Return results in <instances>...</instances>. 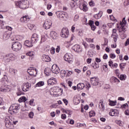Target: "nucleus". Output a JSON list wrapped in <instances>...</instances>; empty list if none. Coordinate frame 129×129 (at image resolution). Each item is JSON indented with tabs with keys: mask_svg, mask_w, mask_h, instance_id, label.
<instances>
[{
	"mask_svg": "<svg viewBox=\"0 0 129 129\" xmlns=\"http://www.w3.org/2000/svg\"><path fill=\"white\" fill-rule=\"evenodd\" d=\"M7 82H8L7 80H4V79L0 82V85L1 86L0 92L1 91L2 92L11 91V87L9 85H7Z\"/></svg>",
	"mask_w": 129,
	"mask_h": 129,
	"instance_id": "obj_1",
	"label": "nucleus"
},
{
	"mask_svg": "<svg viewBox=\"0 0 129 129\" xmlns=\"http://www.w3.org/2000/svg\"><path fill=\"white\" fill-rule=\"evenodd\" d=\"M28 3V1H16L15 2V5L16 7L20 8V9L26 10V9L29 8V4Z\"/></svg>",
	"mask_w": 129,
	"mask_h": 129,
	"instance_id": "obj_2",
	"label": "nucleus"
},
{
	"mask_svg": "<svg viewBox=\"0 0 129 129\" xmlns=\"http://www.w3.org/2000/svg\"><path fill=\"white\" fill-rule=\"evenodd\" d=\"M20 109V104H13L9 108V113H17L18 110Z\"/></svg>",
	"mask_w": 129,
	"mask_h": 129,
	"instance_id": "obj_3",
	"label": "nucleus"
},
{
	"mask_svg": "<svg viewBox=\"0 0 129 129\" xmlns=\"http://www.w3.org/2000/svg\"><path fill=\"white\" fill-rule=\"evenodd\" d=\"M56 15L57 18H59V19H60V20L66 21V19H68V14L65 12L57 11L56 12Z\"/></svg>",
	"mask_w": 129,
	"mask_h": 129,
	"instance_id": "obj_4",
	"label": "nucleus"
},
{
	"mask_svg": "<svg viewBox=\"0 0 129 129\" xmlns=\"http://www.w3.org/2000/svg\"><path fill=\"white\" fill-rule=\"evenodd\" d=\"M56 15L57 18H59V19H60V20L66 21V19H68V14L65 12L57 11L56 12Z\"/></svg>",
	"mask_w": 129,
	"mask_h": 129,
	"instance_id": "obj_5",
	"label": "nucleus"
},
{
	"mask_svg": "<svg viewBox=\"0 0 129 129\" xmlns=\"http://www.w3.org/2000/svg\"><path fill=\"white\" fill-rule=\"evenodd\" d=\"M16 59V55L14 53H9L7 54L4 60L6 63L11 62V61H14Z\"/></svg>",
	"mask_w": 129,
	"mask_h": 129,
	"instance_id": "obj_6",
	"label": "nucleus"
},
{
	"mask_svg": "<svg viewBox=\"0 0 129 129\" xmlns=\"http://www.w3.org/2000/svg\"><path fill=\"white\" fill-rule=\"evenodd\" d=\"M12 48L13 51H20L22 49V44L19 42H15L12 43Z\"/></svg>",
	"mask_w": 129,
	"mask_h": 129,
	"instance_id": "obj_7",
	"label": "nucleus"
},
{
	"mask_svg": "<svg viewBox=\"0 0 129 129\" xmlns=\"http://www.w3.org/2000/svg\"><path fill=\"white\" fill-rule=\"evenodd\" d=\"M60 36L62 38H68V36H69V30H68V28H62L60 32Z\"/></svg>",
	"mask_w": 129,
	"mask_h": 129,
	"instance_id": "obj_8",
	"label": "nucleus"
},
{
	"mask_svg": "<svg viewBox=\"0 0 129 129\" xmlns=\"http://www.w3.org/2000/svg\"><path fill=\"white\" fill-rule=\"evenodd\" d=\"M121 31L123 32V33H125L126 31V27H125L126 25V20H125V17H124L122 20V22L120 23Z\"/></svg>",
	"mask_w": 129,
	"mask_h": 129,
	"instance_id": "obj_9",
	"label": "nucleus"
},
{
	"mask_svg": "<svg viewBox=\"0 0 129 129\" xmlns=\"http://www.w3.org/2000/svg\"><path fill=\"white\" fill-rule=\"evenodd\" d=\"M52 21L50 20L46 21L44 22L43 27L45 30H49L51 27H52Z\"/></svg>",
	"mask_w": 129,
	"mask_h": 129,
	"instance_id": "obj_10",
	"label": "nucleus"
},
{
	"mask_svg": "<svg viewBox=\"0 0 129 129\" xmlns=\"http://www.w3.org/2000/svg\"><path fill=\"white\" fill-rule=\"evenodd\" d=\"M63 59L65 61L69 62V63H71L73 62V58H72V56L71 54H69L68 53H66L64 56Z\"/></svg>",
	"mask_w": 129,
	"mask_h": 129,
	"instance_id": "obj_11",
	"label": "nucleus"
},
{
	"mask_svg": "<svg viewBox=\"0 0 129 129\" xmlns=\"http://www.w3.org/2000/svg\"><path fill=\"white\" fill-rule=\"evenodd\" d=\"M51 71L52 73H54V74H58V73L60 72V69L57 66V64H54L52 66Z\"/></svg>",
	"mask_w": 129,
	"mask_h": 129,
	"instance_id": "obj_12",
	"label": "nucleus"
},
{
	"mask_svg": "<svg viewBox=\"0 0 129 129\" xmlns=\"http://www.w3.org/2000/svg\"><path fill=\"white\" fill-rule=\"evenodd\" d=\"M72 49L76 52L77 53H81L82 52V48L80 47V45L78 44H76L74 46L72 47Z\"/></svg>",
	"mask_w": 129,
	"mask_h": 129,
	"instance_id": "obj_13",
	"label": "nucleus"
},
{
	"mask_svg": "<svg viewBox=\"0 0 129 129\" xmlns=\"http://www.w3.org/2000/svg\"><path fill=\"white\" fill-rule=\"evenodd\" d=\"M31 41L33 43H37L39 41V36L37 34L34 33L32 35L31 39Z\"/></svg>",
	"mask_w": 129,
	"mask_h": 129,
	"instance_id": "obj_14",
	"label": "nucleus"
},
{
	"mask_svg": "<svg viewBox=\"0 0 129 129\" xmlns=\"http://www.w3.org/2000/svg\"><path fill=\"white\" fill-rule=\"evenodd\" d=\"M30 84L29 83H24L22 86V89L24 92H27L30 89Z\"/></svg>",
	"mask_w": 129,
	"mask_h": 129,
	"instance_id": "obj_15",
	"label": "nucleus"
},
{
	"mask_svg": "<svg viewBox=\"0 0 129 129\" xmlns=\"http://www.w3.org/2000/svg\"><path fill=\"white\" fill-rule=\"evenodd\" d=\"M91 83L92 85H93V86H96V85H98V79L95 77L91 78Z\"/></svg>",
	"mask_w": 129,
	"mask_h": 129,
	"instance_id": "obj_16",
	"label": "nucleus"
},
{
	"mask_svg": "<svg viewBox=\"0 0 129 129\" xmlns=\"http://www.w3.org/2000/svg\"><path fill=\"white\" fill-rule=\"evenodd\" d=\"M47 83L48 85H54V84H57V79L54 78H51L48 80Z\"/></svg>",
	"mask_w": 129,
	"mask_h": 129,
	"instance_id": "obj_17",
	"label": "nucleus"
},
{
	"mask_svg": "<svg viewBox=\"0 0 129 129\" xmlns=\"http://www.w3.org/2000/svg\"><path fill=\"white\" fill-rule=\"evenodd\" d=\"M5 126H6V127H8V128H11L12 125H13V124H12V122H11V121H10V119L8 118H5Z\"/></svg>",
	"mask_w": 129,
	"mask_h": 129,
	"instance_id": "obj_18",
	"label": "nucleus"
},
{
	"mask_svg": "<svg viewBox=\"0 0 129 129\" xmlns=\"http://www.w3.org/2000/svg\"><path fill=\"white\" fill-rule=\"evenodd\" d=\"M50 36L51 39H53V40H56L58 37V34H57L56 32L52 31L50 33Z\"/></svg>",
	"mask_w": 129,
	"mask_h": 129,
	"instance_id": "obj_19",
	"label": "nucleus"
},
{
	"mask_svg": "<svg viewBox=\"0 0 129 129\" xmlns=\"http://www.w3.org/2000/svg\"><path fill=\"white\" fill-rule=\"evenodd\" d=\"M20 21L22 23H26L30 21V18L28 16H23L21 18Z\"/></svg>",
	"mask_w": 129,
	"mask_h": 129,
	"instance_id": "obj_20",
	"label": "nucleus"
},
{
	"mask_svg": "<svg viewBox=\"0 0 129 129\" xmlns=\"http://www.w3.org/2000/svg\"><path fill=\"white\" fill-rule=\"evenodd\" d=\"M42 59L44 62H50L51 61V58H50V56L46 54L43 55Z\"/></svg>",
	"mask_w": 129,
	"mask_h": 129,
	"instance_id": "obj_21",
	"label": "nucleus"
},
{
	"mask_svg": "<svg viewBox=\"0 0 129 129\" xmlns=\"http://www.w3.org/2000/svg\"><path fill=\"white\" fill-rule=\"evenodd\" d=\"M85 87V85L84 83H79L77 85V89L78 91H80V90H82Z\"/></svg>",
	"mask_w": 129,
	"mask_h": 129,
	"instance_id": "obj_22",
	"label": "nucleus"
},
{
	"mask_svg": "<svg viewBox=\"0 0 129 129\" xmlns=\"http://www.w3.org/2000/svg\"><path fill=\"white\" fill-rule=\"evenodd\" d=\"M24 45L31 48V47H33V42L30 40H26L24 42Z\"/></svg>",
	"mask_w": 129,
	"mask_h": 129,
	"instance_id": "obj_23",
	"label": "nucleus"
},
{
	"mask_svg": "<svg viewBox=\"0 0 129 129\" xmlns=\"http://www.w3.org/2000/svg\"><path fill=\"white\" fill-rule=\"evenodd\" d=\"M52 70L49 68H47L44 70V74H45L47 76H50L51 75V72Z\"/></svg>",
	"mask_w": 129,
	"mask_h": 129,
	"instance_id": "obj_24",
	"label": "nucleus"
},
{
	"mask_svg": "<svg viewBox=\"0 0 129 129\" xmlns=\"http://www.w3.org/2000/svg\"><path fill=\"white\" fill-rule=\"evenodd\" d=\"M102 17V12L100 11L98 14H95L94 15V18L96 19V20H98L99 19H100Z\"/></svg>",
	"mask_w": 129,
	"mask_h": 129,
	"instance_id": "obj_25",
	"label": "nucleus"
},
{
	"mask_svg": "<svg viewBox=\"0 0 129 129\" xmlns=\"http://www.w3.org/2000/svg\"><path fill=\"white\" fill-rule=\"evenodd\" d=\"M109 114L111 116H116V115H117V112H115V110L111 109L109 112Z\"/></svg>",
	"mask_w": 129,
	"mask_h": 129,
	"instance_id": "obj_26",
	"label": "nucleus"
},
{
	"mask_svg": "<svg viewBox=\"0 0 129 129\" xmlns=\"http://www.w3.org/2000/svg\"><path fill=\"white\" fill-rule=\"evenodd\" d=\"M99 108L102 109V110L105 109V107L104 106V103H103V101H101V102L99 103Z\"/></svg>",
	"mask_w": 129,
	"mask_h": 129,
	"instance_id": "obj_27",
	"label": "nucleus"
},
{
	"mask_svg": "<svg viewBox=\"0 0 129 129\" xmlns=\"http://www.w3.org/2000/svg\"><path fill=\"white\" fill-rule=\"evenodd\" d=\"M111 82H113L115 83L116 82H120L119 80L118 79L115 78V77H112L110 79Z\"/></svg>",
	"mask_w": 129,
	"mask_h": 129,
	"instance_id": "obj_28",
	"label": "nucleus"
},
{
	"mask_svg": "<svg viewBox=\"0 0 129 129\" xmlns=\"http://www.w3.org/2000/svg\"><path fill=\"white\" fill-rule=\"evenodd\" d=\"M74 103L76 104V105H77V104H79L80 103V101L78 99L77 97H75L73 99Z\"/></svg>",
	"mask_w": 129,
	"mask_h": 129,
	"instance_id": "obj_29",
	"label": "nucleus"
},
{
	"mask_svg": "<svg viewBox=\"0 0 129 129\" xmlns=\"http://www.w3.org/2000/svg\"><path fill=\"white\" fill-rule=\"evenodd\" d=\"M18 101L19 102H26L27 98L25 96H22L19 99Z\"/></svg>",
	"mask_w": 129,
	"mask_h": 129,
	"instance_id": "obj_30",
	"label": "nucleus"
},
{
	"mask_svg": "<svg viewBox=\"0 0 129 129\" xmlns=\"http://www.w3.org/2000/svg\"><path fill=\"white\" fill-rule=\"evenodd\" d=\"M108 101L109 102V105H111V106H114V105H116V101H112L110 99H109Z\"/></svg>",
	"mask_w": 129,
	"mask_h": 129,
	"instance_id": "obj_31",
	"label": "nucleus"
},
{
	"mask_svg": "<svg viewBox=\"0 0 129 129\" xmlns=\"http://www.w3.org/2000/svg\"><path fill=\"white\" fill-rule=\"evenodd\" d=\"M111 37L113 38L114 42H116L117 41V38H118V35L117 34H112Z\"/></svg>",
	"mask_w": 129,
	"mask_h": 129,
	"instance_id": "obj_32",
	"label": "nucleus"
},
{
	"mask_svg": "<svg viewBox=\"0 0 129 129\" xmlns=\"http://www.w3.org/2000/svg\"><path fill=\"white\" fill-rule=\"evenodd\" d=\"M125 65H126V63H121L119 64L120 68L122 71H123V69L125 67Z\"/></svg>",
	"mask_w": 129,
	"mask_h": 129,
	"instance_id": "obj_33",
	"label": "nucleus"
},
{
	"mask_svg": "<svg viewBox=\"0 0 129 129\" xmlns=\"http://www.w3.org/2000/svg\"><path fill=\"white\" fill-rule=\"evenodd\" d=\"M66 73H67V72L65 71V70H61L60 71V75L61 76V77H65V76L66 75Z\"/></svg>",
	"mask_w": 129,
	"mask_h": 129,
	"instance_id": "obj_34",
	"label": "nucleus"
},
{
	"mask_svg": "<svg viewBox=\"0 0 129 129\" xmlns=\"http://www.w3.org/2000/svg\"><path fill=\"white\" fill-rule=\"evenodd\" d=\"M120 80H124L126 78V76L124 75H120V76L118 77Z\"/></svg>",
	"mask_w": 129,
	"mask_h": 129,
	"instance_id": "obj_35",
	"label": "nucleus"
},
{
	"mask_svg": "<svg viewBox=\"0 0 129 129\" xmlns=\"http://www.w3.org/2000/svg\"><path fill=\"white\" fill-rule=\"evenodd\" d=\"M10 72L12 73V74H16L17 72H18V71L17 70L14 69H10L9 70Z\"/></svg>",
	"mask_w": 129,
	"mask_h": 129,
	"instance_id": "obj_36",
	"label": "nucleus"
},
{
	"mask_svg": "<svg viewBox=\"0 0 129 129\" xmlns=\"http://www.w3.org/2000/svg\"><path fill=\"white\" fill-rule=\"evenodd\" d=\"M44 82L40 81L38 83H37L36 85V86L38 87H40L41 86H43L44 85Z\"/></svg>",
	"mask_w": 129,
	"mask_h": 129,
	"instance_id": "obj_37",
	"label": "nucleus"
},
{
	"mask_svg": "<svg viewBox=\"0 0 129 129\" xmlns=\"http://www.w3.org/2000/svg\"><path fill=\"white\" fill-rule=\"evenodd\" d=\"M92 116H95V112L94 111L89 112V117H92Z\"/></svg>",
	"mask_w": 129,
	"mask_h": 129,
	"instance_id": "obj_38",
	"label": "nucleus"
},
{
	"mask_svg": "<svg viewBox=\"0 0 129 129\" xmlns=\"http://www.w3.org/2000/svg\"><path fill=\"white\" fill-rule=\"evenodd\" d=\"M88 8H87L86 5L83 4V11H84V12H86L87 11H88Z\"/></svg>",
	"mask_w": 129,
	"mask_h": 129,
	"instance_id": "obj_39",
	"label": "nucleus"
},
{
	"mask_svg": "<svg viewBox=\"0 0 129 129\" xmlns=\"http://www.w3.org/2000/svg\"><path fill=\"white\" fill-rule=\"evenodd\" d=\"M27 72L29 73L30 76H33L34 75V71L31 70H28Z\"/></svg>",
	"mask_w": 129,
	"mask_h": 129,
	"instance_id": "obj_40",
	"label": "nucleus"
},
{
	"mask_svg": "<svg viewBox=\"0 0 129 129\" xmlns=\"http://www.w3.org/2000/svg\"><path fill=\"white\" fill-rule=\"evenodd\" d=\"M46 40H47V38H46V37H45V36H41V41L40 42V44H42V43H43V42H45V41H46Z\"/></svg>",
	"mask_w": 129,
	"mask_h": 129,
	"instance_id": "obj_41",
	"label": "nucleus"
},
{
	"mask_svg": "<svg viewBox=\"0 0 129 129\" xmlns=\"http://www.w3.org/2000/svg\"><path fill=\"white\" fill-rule=\"evenodd\" d=\"M85 40L88 43H93V39L86 38Z\"/></svg>",
	"mask_w": 129,
	"mask_h": 129,
	"instance_id": "obj_42",
	"label": "nucleus"
},
{
	"mask_svg": "<svg viewBox=\"0 0 129 129\" xmlns=\"http://www.w3.org/2000/svg\"><path fill=\"white\" fill-rule=\"evenodd\" d=\"M67 76H71V75H72V74H73V72L72 71H67Z\"/></svg>",
	"mask_w": 129,
	"mask_h": 129,
	"instance_id": "obj_43",
	"label": "nucleus"
},
{
	"mask_svg": "<svg viewBox=\"0 0 129 129\" xmlns=\"http://www.w3.org/2000/svg\"><path fill=\"white\" fill-rule=\"evenodd\" d=\"M29 117L30 118H33V117H34V112H30L29 113Z\"/></svg>",
	"mask_w": 129,
	"mask_h": 129,
	"instance_id": "obj_44",
	"label": "nucleus"
},
{
	"mask_svg": "<svg viewBox=\"0 0 129 129\" xmlns=\"http://www.w3.org/2000/svg\"><path fill=\"white\" fill-rule=\"evenodd\" d=\"M94 69H96L97 68H99V64L96 63V62H95V64L94 66H93Z\"/></svg>",
	"mask_w": 129,
	"mask_h": 129,
	"instance_id": "obj_45",
	"label": "nucleus"
},
{
	"mask_svg": "<svg viewBox=\"0 0 129 129\" xmlns=\"http://www.w3.org/2000/svg\"><path fill=\"white\" fill-rule=\"evenodd\" d=\"M17 94L19 96L20 95H22V94H24V93L22 92L21 90H20V89H18V91L17 93Z\"/></svg>",
	"mask_w": 129,
	"mask_h": 129,
	"instance_id": "obj_46",
	"label": "nucleus"
},
{
	"mask_svg": "<svg viewBox=\"0 0 129 129\" xmlns=\"http://www.w3.org/2000/svg\"><path fill=\"white\" fill-rule=\"evenodd\" d=\"M28 27L30 29V30H33V28H34V27H35V25H34L33 24H28Z\"/></svg>",
	"mask_w": 129,
	"mask_h": 129,
	"instance_id": "obj_47",
	"label": "nucleus"
},
{
	"mask_svg": "<svg viewBox=\"0 0 129 129\" xmlns=\"http://www.w3.org/2000/svg\"><path fill=\"white\" fill-rule=\"evenodd\" d=\"M50 53H51V54H52V55L53 54H55V48H54V47H51V50H50Z\"/></svg>",
	"mask_w": 129,
	"mask_h": 129,
	"instance_id": "obj_48",
	"label": "nucleus"
},
{
	"mask_svg": "<svg viewBox=\"0 0 129 129\" xmlns=\"http://www.w3.org/2000/svg\"><path fill=\"white\" fill-rule=\"evenodd\" d=\"M88 24H89V26H90V27H91V26L94 25V22L92 20H89Z\"/></svg>",
	"mask_w": 129,
	"mask_h": 129,
	"instance_id": "obj_49",
	"label": "nucleus"
},
{
	"mask_svg": "<svg viewBox=\"0 0 129 129\" xmlns=\"http://www.w3.org/2000/svg\"><path fill=\"white\" fill-rule=\"evenodd\" d=\"M78 19H79V15H75V16L74 17V21L75 22H77V21L78 20Z\"/></svg>",
	"mask_w": 129,
	"mask_h": 129,
	"instance_id": "obj_50",
	"label": "nucleus"
},
{
	"mask_svg": "<svg viewBox=\"0 0 129 129\" xmlns=\"http://www.w3.org/2000/svg\"><path fill=\"white\" fill-rule=\"evenodd\" d=\"M27 56H29L30 57H32L34 54H33V52L29 51L27 53H26Z\"/></svg>",
	"mask_w": 129,
	"mask_h": 129,
	"instance_id": "obj_51",
	"label": "nucleus"
},
{
	"mask_svg": "<svg viewBox=\"0 0 129 129\" xmlns=\"http://www.w3.org/2000/svg\"><path fill=\"white\" fill-rule=\"evenodd\" d=\"M89 5L90 6V7H94L95 4L93 3V1H91V2L89 3Z\"/></svg>",
	"mask_w": 129,
	"mask_h": 129,
	"instance_id": "obj_52",
	"label": "nucleus"
},
{
	"mask_svg": "<svg viewBox=\"0 0 129 129\" xmlns=\"http://www.w3.org/2000/svg\"><path fill=\"white\" fill-rule=\"evenodd\" d=\"M126 106H128V105L127 104V103H125V104L121 105V108H125V107H126Z\"/></svg>",
	"mask_w": 129,
	"mask_h": 129,
	"instance_id": "obj_53",
	"label": "nucleus"
},
{
	"mask_svg": "<svg viewBox=\"0 0 129 129\" xmlns=\"http://www.w3.org/2000/svg\"><path fill=\"white\" fill-rule=\"evenodd\" d=\"M110 57L111 58V59H114V58H115V54L113 53H110Z\"/></svg>",
	"mask_w": 129,
	"mask_h": 129,
	"instance_id": "obj_54",
	"label": "nucleus"
},
{
	"mask_svg": "<svg viewBox=\"0 0 129 129\" xmlns=\"http://www.w3.org/2000/svg\"><path fill=\"white\" fill-rule=\"evenodd\" d=\"M95 61L97 62V63H100V62H101V59L97 57L95 58Z\"/></svg>",
	"mask_w": 129,
	"mask_h": 129,
	"instance_id": "obj_55",
	"label": "nucleus"
},
{
	"mask_svg": "<svg viewBox=\"0 0 129 129\" xmlns=\"http://www.w3.org/2000/svg\"><path fill=\"white\" fill-rule=\"evenodd\" d=\"M91 29L93 31H95V29H96V26H94V24H93V25L91 26Z\"/></svg>",
	"mask_w": 129,
	"mask_h": 129,
	"instance_id": "obj_56",
	"label": "nucleus"
},
{
	"mask_svg": "<svg viewBox=\"0 0 129 129\" xmlns=\"http://www.w3.org/2000/svg\"><path fill=\"white\" fill-rule=\"evenodd\" d=\"M62 101H63L64 103L66 104V105H67L68 104V100L66 99H63Z\"/></svg>",
	"mask_w": 129,
	"mask_h": 129,
	"instance_id": "obj_57",
	"label": "nucleus"
},
{
	"mask_svg": "<svg viewBox=\"0 0 129 129\" xmlns=\"http://www.w3.org/2000/svg\"><path fill=\"white\" fill-rule=\"evenodd\" d=\"M115 73L118 77H119V70H116Z\"/></svg>",
	"mask_w": 129,
	"mask_h": 129,
	"instance_id": "obj_58",
	"label": "nucleus"
},
{
	"mask_svg": "<svg viewBox=\"0 0 129 129\" xmlns=\"http://www.w3.org/2000/svg\"><path fill=\"white\" fill-rule=\"evenodd\" d=\"M61 118L62 119H66V115L65 114H61Z\"/></svg>",
	"mask_w": 129,
	"mask_h": 129,
	"instance_id": "obj_59",
	"label": "nucleus"
},
{
	"mask_svg": "<svg viewBox=\"0 0 129 129\" xmlns=\"http://www.w3.org/2000/svg\"><path fill=\"white\" fill-rule=\"evenodd\" d=\"M108 63H109V66H110V67H111V66H112V65H113V62H112V60H110L109 61Z\"/></svg>",
	"mask_w": 129,
	"mask_h": 129,
	"instance_id": "obj_60",
	"label": "nucleus"
},
{
	"mask_svg": "<svg viewBox=\"0 0 129 129\" xmlns=\"http://www.w3.org/2000/svg\"><path fill=\"white\" fill-rule=\"evenodd\" d=\"M71 31H72V33H74V32H75V27H74V26H73L72 27Z\"/></svg>",
	"mask_w": 129,
	"mask_h": 129,
	"instance_id": "obj_61",
	"label": "nucleus"
},
{
	"mask_svg": "<svg viewBox=\"0 0 129 129\" xmlns=\"http://www.w3.org/2000/svg\"><path fill=\"white\" fill-rule=\"evenodd\" d=\"M124 114H125V115H129V110L127 109L126 110H125L124 111Z\"/></svg>",
	"mask_w": 129,
	"mask_h": 129,
	"instance_id": "obj_62",
	"label": "nucleus"
},
{
	"mask_svg": "<svg viewBox=\"0 0 129 129\" xmlns=\"http://www.w3.org/2000/svg\"><path fill=\"white\" fill-rule=\"evenodd\" d=\"M91 60H92L91 58H88L87 60V62L88 64H90L91 63Z\"/></svg>",
	"mask_w": 129,
	"mask_h": 129,
	"instance_id": "obj_63",
	"label": "nucleus"
},
{
	"mask_svg": "<svg viewBox=\"0 0 129 129\" xmlns=\"http://www.w3.org/2000/svg\"><path fill=\"white\" fill-rule=\"evenodd\" d=\"M33 103H34V100H31L29 101V104H30V105L33 106Z\"/></svg>",
	"mask_w": 129,
	"mask_h": 129,
	"instance_id": "obj_64",
	"label": "nucleus"
}]
</instances>
